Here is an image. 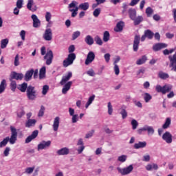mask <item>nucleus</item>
Instances as JSON below:
<instances>
[{
    "instance_id": "14",
    "label": "nucleus",
    "mask_w": 176,
    "mask_h": 176,
    "mask_svg": "<svg viewBox=\"0 0 176 176\" xmlns=\"http://www.w3.org/2000/svg\"><path fill=\"white\" fill-rule=\"evenodd\" d=\"M52 144V142L48 140L47 142L43 141L41 143L38 145V151H42V149H46V148H49Z\"/></svg>"
},
{
    "instance_id": "44",
    "label": "nucleus",
    "mask_w": 176,
    "mask_h": 176,
    "mask_svg": "<svg viewBox=\"0 0 176 176\" xmlns=\"http://www.w3.org/2000/svg\"><path fill=\"white\" fill-rule=\"evenodd\" d=\"M170 122H171L170 118H166L165 123L162 126L163 129H168V127H169L170 124Z\"/></svg>"
},
{
    "instance_id": "7",
    "label": "nucleus",
    "mask_w": 176,
    "mask_h": 176,
    "mask_svg": "<svg viewBox=\"0 0 176 176\" xmlns=\"http://www.w3.org/2000/svg\"><path fill=\"white\" fill-rule=\"evenodd\" d=\"M168 60L170 62L169 67H170L171 70L176 72V52L173 56H168Z\"/></svg>"
},
{
    "instance_id": "62",
    "label": "nucleus",
    "mask_w": 176,
    "mask_h": 176,
    "mask_svg": "<svg viewBox=\"0 0 176 176\" xmlns=\"http://www.w3.org/2000/svg\"><path fill=\"white\" fill-rule=\"evenodd\" d=\"M20 36H21L22 41H25V32L24 30L21 31Z\"/></svg>"
},
{
    "instance_id": "34",
    "label": "nucleus",
    "mask_w": 176,
    "mask_h": 176,
    "mask_svg": "<svg viewBox=\"0 0 176 176\" xmlns=\"http://www.w3.org/2000/svg\"><path fill=\"white\" fill-rule=\"evenodd\" d=\"M10 82H11L10 84V87L12 91H14V92L16 91V89H17V83L16 82L15 80H13L12 79H10Z\"/></svg>"
},
{
    "instance_id": "45",
    "label": "nucleus",
    "mask_w": 176,
    "mask_h": 176,
    "mask_svg": "<svg viewBox=\"0 0 176 176\" xmlns=\"http://www.w3.org/2000/svg\"><path fill=\"white\" fill-rule=\"evenodd\" d=\"M118 162H121V163H124L126 160H127V155H122L119 156L118 158Z\"/></svg>"
},
{
    "instance_id": "60",
    "label": "nucleus",
    "mask_w": 176,
    "mask_h": 176,
    "mask_svg": "<svg viewBox=\"0 0 176 176\" xmlns=\"http://www.w3.org/2000/svg\"><path fill=\"white\" fill-rule=\"evenodd\" d=\"M104 58L106 63H109V60H111V54H109V53L105 54Z\"/></svg>"
},
{
    "instance_id": "17",
    "label": "nucleus",
    "mask_w": 176,
    "mask_h": 176,
    "mask_svg": "<svg viewBox=\"0 0 176 176\" xmlns=\"http://www.w3.org/2000/svg\"><path fill=\"white\" fill-rule=\"evenodd\" d=\"M71 78H72V72H69L67 76H63L62 80L60 82V85H61V86H64V84L67 83Z\"/></svg>"
},
{
    "instance_id": "63",
    "label": "nucleus",
    "mask_w": 176,
    "mask_h": 176,
    "mask_svg": "<svg viewBox=\"0 0 176 176\" xmlns=\"http://www.w3.org/2000/svg\"><path fill=\"white\" fill-rule=\"evenodd\" d=\"M140 2V0H131V3H129L130 6H135L137 3Z\"/></svg>"
},
{
    "instance_id": "10",
    "label": "nucleus",
    "mask_w": 176,
    "mask_h": 176,
    "mask_svg": "<svg viewBox=\"0 0 176 176\" xmlns=\"http://www.w3.org/2000/svg\"><path fill=\"white\" fill-rule=\"evenodd\" d=\"M44 60H46L45 63L47 65H50V64L53 63V51H47L45 56H44Z\"/></svg>"
},
{
    "instance_id": "30",
    "label": "nucleus",
    "mask_w": 176,
    "mask_h": 176,
    "mask_svg": "<svg viewBox=\"0 0 176 176\" xmlns=\"http://www.w3.org/2000/svg\"><path fill=\"white\" fill-rule=\"evenodd\" d=\"M85 42L87 43V45H89V46H91L93 43H94V39L91 36L87 35L85 38Z\"/></svg>"
},
{
    "instance_id": "40",
    "label": "nucleus",
    "mask_w": 176,
    "mask_h": 176,
    "mask_svg": "<svg viewBox=\"0 0 176 176\" xmlns=\"http://www.w3.org/2000/svg\"><path fill=\"white\" fill-rule=\"evenodd\" d=\"M144 99L145 102H149V101L152 100V96H151V94H149L148 93H145L144 96Z\"/></svg>"
},
{
    "instance_id": "24",
    "label": "nucleus",
    "mask_w": 176,
    "mask_h": 176,
    "mask_svg": "<svg viewBox=\"0 0 176 176\" xmlns=\"http://www.w3.org/2000/svg\"><path fill=\"white\" fill-rule=\"evenodd\" d=\"M148 57L146 56V55H143L140 58H139L136 61V64L137 65H142V64H145V63H146Z\"/></svg>"
},
{
    "instance_id": "28",
    "label": "nucleus",
    "mask_w": 176,
    "mask_h": 176,
    "mask_svg": "<svg viewBox=\"0 0 176 176\" xmlns=\"http://www.w3.org/2000/svg\"><path fill=\"white\" fill-rule=\"evenodd\" d=\"M167 43H155V51L161 50L162 49H165L167 47Z\"/></svg>"
},
{
    "instance_id": "55",
    "label": "nucleus",
    "mask_w": 176,
    "mask_h": 176,
    "mask_svg": "<svg viewBox=\"0 0 176 176\" xmlns=\"http://www.w3.org/2000/svg\"><path fill=\"white\" fill-rule=\"evenodd\" d=\"M94 129L91 130L89 132H88L86 135H85V138H91V137H93V134H94Z\"/></svg>"
},
{
    "instance_id": "2",
    "label": "nucleus",
    "mask_w": 176,
    "mask_h": 176,
    "mask_svg": "<svg viewBox=\"0 0 176 176\" xmlns=\"http://www.w3.org/2000/svg\"><path fill=\"white\" fill-rule=\"evenodd\" d=\"M11 136H7L6 138L0 142V148H3V146H6L8 145V142H10L11 145H14L16 144V141H17V129L14 126H10Z\"/></svg>"
},
{
    "instance_id": "48",
    "label": "nucleus",
    "mask_w": 176,
    "mask_h": 176,
    "mask_svg": "<svg viewBox=\"0 0 176 176\" xmlns=\"http://www.w3.org/2000/svg\"><path fill=\"white\" fill-rule=\"evenodd\" d=\"M100 13H101V8H96L94 10L93 14L94 17H98Z\"/></svg>"
},
{
    "instance_id": "21",
    "label": "nucleus",
    "mask_w": 176,
    "mask_h": 176,
    "mask_svg": "<svg viewBox=\"0 0 176 176\" xmlns=\"http://www.w3.org/2000/svg\"><path fill=\"white\" fill-rule=\"evenodd\" d=\"M60 126V117H56L54 120V124L52 125L54 131H57Z\"/></svg>"
},
{
    "instance_id": "23",
    "label": "nucleus",
    "mask_w": 176,
    "mask_h": 176,
    "mask_svg": "<svg viewBox=\"0 0 176 176\" xmlns=\"http://www.w3.org/2000/svg\"><path fill=\"white\" fill-rule=\"evenodd\" d=\"M131 20H134L137 17V11L134 8H130L128 11Z\"/></svg>"
},
{
    "instance_id": "58",
    "label": "nucleus",
    "mask_w": 176,
    "mask_h": 176,
    "mask_svg": "<svg viewBox=\"0 0 176 176\" xmlns=\"http://www.w3.org/2000/svg\"><path fill=\"white\" fill-rule=\"evenodd\" d=\"M114 72L116 75H119V74H120V69H119V65H114Z\"/></svg>"
},
{
    "instance_id": "64",
    "label": "nucleus",
    "mask_w": 176,
    "mask_h": 176,
    "mask_svg": "<svg viewBox=\"0 0 176 176\" xmlns=\"http://www.w3.org/2000/svg\"><path fill=\"white\" fill-rule=\"evenodd\" d=\"M9 152H10V148L6 147L3 152L4 156H9Z\"/></svg>"
},
{
    "instance_id": "8",
    "label": "nucleus",
    "mask_w": 176,
    "mask_h": 176,
    "mask_svg": "<svg viewBox=\"0 0 176 176\" xmlns=\"http://www.w3.org/2000/svg\"><path fill=\"white\" fill-rule=\"evenodd\" d=\"M43 38L45 41H50L53 39V32L50 28L45 30L44 34H43Z\"/></svg>"
},
{
    "instance_id": "27",
    "label": "nucleus",
    "mask_w": 176,
    "mask_h": 176,
    "mask_svg": "<svg viewBox=\"0 0 176 176\" xmlns=\"http://www.w3.org/2000/svg\"><path fill=\"white\" fill-rule=\"evenodd\" d=\"M146 146V142H139L134 144L133 148L135 149H140L141 148H145Z\"/></svg>"
},
{
    "instance_id": "22",
    "label": "nucleus",
    "mask_w": 176,
    "mask_h": 176,
    "mask_svg": "<svg viewBox=\"0 0 176 176\" xmlns=\"http://www.w3.org/2000/svg\"><path fill=\"white\" fill-rule=\"evenodd\" d=\"M17 89H19L21 93H25L28 89V84L27 82H23L18 85Z\"/></svg>"
},
{
    "instance_id": "1",
    "label": "nucleus",
    "mask_w": 176,
    "mask_h": 176,
    "mask_svg": "<svg viewBox=\"0 0 176 176\" xmlns=\"http://www.w3.org/2000/svg\"><path fill=\"white\" fill-rule=\"evenodd\" d=\"M154 35H155V33H153V32H151V30H145L144 34L142 36V37H140V35H135L134 37L133 45V51L138 52V47L140 46V41H141V42H144L146 38L148 39H153Z\"/></svg>"
},
{
    "instance_id": "18",
    "label": "nucleus",
    "mask_w": 176,
    "mask_h": 176,
    "mask_svg": "<svg viewBox=\"0 0 176 176\" xmlns=\"http://www.w3.org/2000/svg\"><path fill=\"white\" fill-rule=\"evenodd\" d=\"M72 86V81L67 82L62 89V93L63 94H67L68 91L71 89V87Z\"/></svg>"
},
{
    "instance_id": "11",
    "label": "nucleus",
    "mask_w": 176,
    "mask_h": 176,
    "mask_svg": "<svg viewBox=\"0 0 176 176\" xmlns=\"http://www.w3.org/2000/svg\"><path fill=\"white\" fill-rule=\"evenodd\" d=\"M94 58H96V54H94V52H89L85 60V65H89V64H91V63L94 61Z\"/></svg>"
},
{
    "instance_id": "29",
    "label": "nucleus",
    "mask_w": 176,
    "mask_h": 176,
    "mask_svg": "<svg viewBox=\"0 0 176 176\" xmlns=\"http://www.w3.org/2000/svg\"><path fill=\"white\" fill-rule=\"evenodd\" d=\"M158 78H160L161 79H168L170 78V75L167 72L160 71V72H158Z\"/></svg>"
},
{
    "instance_id": "20",
    "label": "nucleus",
    "mask_w": 176,
    "mask_h": 176,
    "mask_svg": "<svg viewBox=\"0 0 176 176\" xmlns=\"http://www.w3.org/2000/svg\"><path fill=\"white\" fill-rule=\"evenodd\" d=\"M33 75H34V69L28 70L25 74V80L26 82L31 80Z\"/></svg>"
},
{
    "instance_id": "25",
    "label": "nucleus",
    "mask_w": 176,
    "mask_h": 176,
    "mask_svg": "<svg viewBox=\"0 0 176 176\" xmlns=\"http://www.w3.org/2000/svg\"><path fill=\"white\" fill-rule=\"evenodd\" d=\"M59 156L68 155L69 153V149L67 147L63 148L57 151Z\"/></svg>"
},
{
    "instance_id": "37",
    "label": "nucleus",
    "mask_w": 176,
    "mask_h": 176,
    "mask_svg": "<svg viewBox=\"0 0 176 176\" xmlns=\"http://www.w3.org/2000/svg\"><path fill=\"white\" fill-rule=\"evenodd\" d=\"M8 43H9V39L5 38L1 40V49H6V47L8 46Z\"/></svg>"
},
{
    "instance_id": "4",
    "label": "nucleus",
    "mask_w": 176,
    "mask_h": 176,
    "mask_svg": "<svg viewBox=\"0 0 176 176\" xmlns=\"http://www.w3.org/2000/svg\"><path fill=\"white\" fill-rule=\"evenodd\" d=\"M69 53H71L68 55L67 58L63 60V65L64 68L69 67L74 64V61L76 58V55L74 53L75 52V45H72L69 47Z\"/></svg>"
},
{
    "instance_id": "36",
    "label": "nucleus",
    "mask_w": 176,
    "mask_h": 176,
    "mask_svg": "<svg viewBox=\"0 0 176 176\" xmlns=\"http://www.w3.org/2000/svg\"><path fill=\"white\" fill-rule=\"evenodd\" d=\"M89 5L88 2H85L83 3H81L78 6L79 9L81 10H87L89 9Z\"/></svg>"
},
{
    "instance_id": "49",
    "label": "nucleus",
    "mask_w": 176,
    "mask_h": 176,
    "mask_svg": "<svg viewBox=\"0 0 176 176\" xmlns=\"http://www.w3.org/2000/svg\"><path fill=\"white\" fill-rule=\"evenodd\" d=\"M131 126H132L133 130H135V129L138 127V122H137V120H132Z\"/></svg>"
},
{
    "instance_id": "59",
    "label": "nucleus",
    "mask_w": 176,
    "mask_h": 176,
    "mask_svg": "<svg viewBox=\"0 0 176 176\" xmlns=\"http://www.w3.org/2000/svg\"><path fill=\"white\" fill-rule=\"evenodd\" d=\"M16 7L18 9H21V8H23V0H17Z\"/></svg>"
},
{
    "instance_id": "39",
    "label": "nucleus",
    "mask_w": 176,
    "mask_h": 176,
    "mask_svg": "<svg viewBox=\"0 0 176 176\" xmlns=\"http://www.w3.org/2000/svg\"><path fill=\"white\" fill-rule=\"evenodd\" d=\"M146 14H147V17H151L152 14H153V10L151 7H148L146 9Z\"/></svg>"
},
{
    "instance_id": "9",
    "label": "nucleus",
    "mask_w": 176,
    "mask_h": 176,
    "mask_svg": "<svg viewBox=\"0 0 176 176\" xmlns=\"http://www.w3.org/2000/svg\"><path fill=\"white\" fill-rule=\"evenodd\" d=\"M133 168L134 167H133V165H129L128 167L122 169L120 168H117V170L120 173V174H122V175H127V174H130V173L133 171Z\"/></svg>"
},
{
    "instance_id": "15",
    "label": "nucleus",
    "mask_w": 176,
    "mask_h": 176,
    "mask_svg": "<svg viewBox=\"0 0 176 176\" xmlns=\"http://www.w3.org/2000/svg\"><path fill=\"white\" fill-rule=\"evenodd\" d=\"M32 19L33 20V27L34 28H39L41 27V21L38 19V16L36 14H32Z\"/></svg>"
},
{
    "instance_id": "50",
    "label": "nucleus",
    "mask_w": 176,
    "mask_h": 176,
    "mask_svg": "<svg viewBox=\"0 0 176 176\" xmlns=\"http://www.w3.org/2000/svg\"><path fill=\"white\" fill-rule=\"evenodd\" d=\"M107 108L109 115H112V112H113V109L112 108V104H111V102H108Z\"/></svg>"
},
{
    "instance_id": "12",
    "label": "nucleus",
    "mask_w": 176,
    "mask_h": 176,
    "mask_svg": "<svg viewBox=\"0 0 176 176\" xmlns=\"http://www.w3.org/2000/svg\"><path fill=\"white\" fill-rule=\"evenodd\" d=\"M162 140H164L168 144H170L173 142V136L170 132H165L162 135Z\"/></svg>"
},
{
    "instance_id": "6",
    "label": "nucleus",
    "mask_w": 176,
    "mask_h": 176,
    "mask_svg": "<svg viewBox=\"0 0 176 176\" xmlns=\"http://www.w3.org/2000/svg\"><path fill=\"white\" fill-rule=\"evenodd\" d=\"M69 12H72V17H76L79 7L76 6V1H73L68 6Z\"/></svg>"
},
{
    "instance_id": "53",
    "label": "nucleus",
    "mask_w": 176,
    "mask_h": 176,
    "mask_svg": "<svg viewBox=\"0 0 176 176\" xmlns=\"http://www.w3.org/2000/svg\"><path fill=\"white\" fill-rule=\"evenodd\" d=\"M34 170H35V167H29L25 169L26 174H32L34 173Z\"/></svg>"
},
{
    "instance_id": "43",
    "label": "nucleus",
    "mask_w": 176,
    "mask_h": 176,
    "mask_svg": "<svg viewBox=\"0 0 176 176\" xmlns=\"http://www.w3.org/2000/svg\"><path fill=\"white\" fill-rule=\"evenodd\" d=\"M94 41L96 43V45H99V46H102V40L99 36H96L94 38Z\"/></svg>"
},
{
    "instance_id": "33",
    "label": "nucleus",
    "mask_w": 176,
    "mask_h": 176,
    "mask_svg": "<svg viewBox=\"0 0 176 176\" xmlns=\"http://www.w3.org/2000/svg\"><path fill=\"white\" fill-rule=\"evenodd\" d=\"M6 89V80L3 79L2 80L0 84V94H2V93L5 91Z\"/></svg>"
},
{
    "instance_id": "54",
    "label": "nucleus",
    "mask_w": 176,
    "mask_h": 176,
    "mask_svg": "<svg viewBox=\"0 0 176 176\" xmlns=\"http://www.w3.org/2000/svg\"><path fill=\"white\" fill-rule=\"evenodd\" d=\"M120 115H122V119H126L127 118V111H126V109H123L120 111Z\"/></svg>"
},
{
    "instance_id": "13",
    "label": "nucleus",
    "mask_w": 176,
    "mask_h": 176,
    "mask_svg": "<svg viewBox=\"0 0 176 176\" xmlns=\"http://www.w3.org/2000/svg\"><path fill=\"white\" fill-rule=\"evenodd\" d=\"M39 131L38 130L34 131L30 135L25 139V144H30L32 140H35L38 137Z\"/></svg>"
},
{
    "instance_id": "41",
    "label": "nucleus",
    "mask_w": 176,
    "mask_h": 176,
    "mask_svg": "<svg viewBox=\"0 0 176 176\" xmlns=\"http://www.w3.org/2000/svg\"><path fill=\"white\" fill-rule=\"evenodd\" d=\"M14 67H19L20 65V58L19 56V54H16L14 58Z\"/></svg>"
},
{
    "instance_id": "38",
    "label": "nucleus",
    "mask_w": 176,
    "mask_h": 176,
    "mask_svg": "<svg viewBox=\"0 0 176 176\" xmlns=\"http://www.w3.org/2000/svg\"><path fill=\"white\" fill-rule=\"evenodd\" d=\"M111 38V34H109V32L108 31H104L103 34V41L104 42H108Z\"/></svg>"
},
{
    "instance_id": "3",
    "label": "nucleus",
    "mask_w": 176,
    "mask_h": 176,
    "mask_svg": "<svg viewBox=\"0 0 176 176\" xmlns=\"http://www.w3.org/2000/svg\"><path fill=\"white\" fill-rule=\"evenodd\" d=\"M155 89L158 93H162V94H166V93H168V98H172L175 96V93L173 90H172L173 86L169 83H166L164 85V86H162L161 85H157Z\"/></svg>"
},
{
    "instance_id": "42",
    "label": "nucleus",
    "mask_w": 176,
    "mask_h": 176,
    "mask_svg": "<svg viewBox=\"0 0 176 176\" xmlns=\"http://www.w3.org/2000/svg\"><path fill=\"white\" fill-rule=\"evenodd\" d=\"M144 130L148 132V134H153V133H155V130H153V128L151 126H145Z\"/></svg>"
},
{
    "instance_id": "26",
    "label": "nucleus",
    "mask_w": 176,
    "mask_h": 176,
    "mask_svg": "<svg viewBox=\"0 0 176 176\" xmlns=\"http://www.w3.org/2000/svg\"><path fill=\"white\" fill-rule=\"evenodd\" d=\"M123 27H124V23L123 21H120L116 25V29H114V31L116 32H120L121 31H123Z\"/></svg>"
},
{
    "instance_id": "19",
    "label": "nucleus",
    "mask_w": 176,
    "mask_h": 176,
    "mask_svg": "<svg viewBox=\"0 0 176 176\" xmlns=\"http://www.w3.org/2000/svg\"><path fill=\"white\" fill-rule=\"evenodd\" d=\"M36 124V120L35 119H31L28 120L25 123V126L28 129H30V127H34Z\"/></svg>"
},
{
    "instance_id": "57",
    "label": "nucleus",
    "mask_w": 176,
    "mask_h": 176,
    "mask_svg": "<svg viewBox=\"0 0 176 176\" xmlns=\"http://www.w3.org/2000/svg\"><path fill=\"white\" fill-rule=\"evenodd\" d=\"M72 116V123H76V122H78V120H79V117L78 114H74V116Z\"/></svg>"
},
{
    "instance_id": "61",
    "label": "nucleus",
    "mask_w": 176,
    "mask_h": 176,
    "mask_svg": "<svg viewBox=\"0 0 176 176\" xmlns=\"http://www.w3.org/2000/svg\"><path fill=\"white\" fill-rule=\"evenodd\" d=\"M87 74L89 76H94V75H96V73H94V70H93V69H90L89 70H88Z\"/></svg>"
},
{
    "instance_id": "46",
    "label": "nucleus",
    "mask_w": 176,
    "mask_h": 176,
    "mask_svg": "<svg viewBox=\"0 0 176 176\" xmlns=\"http://www.w3.org/2000/svg\"><path fill=\"white\" fill-rule=\"evenodd\" d=\"M48 91H49V85H44L43 87L42 94L43 96H46Z\"/></svg>"
},
{
    "instance_id": "31",
    "label": "nucleus",
    "mask_w": 176,
    "mask_h": 176,
    "mask_svg": "<svg viewBox=\"0 0 176 176\" xmlns=\"http://www.w3.org/2000/svg\"><path fill=\"white\" fill-rule=\"evenodd\" d=\"M134 21V25H139L142 21H144V17L142 16H136L135 19H132Z\"/></svg>"
},
{
    "instance_id": "47",
    "label": "nucleus",
    "mask_w": 176,
    "mask_h": 176,
    "mask_svg": "<svg viewBox=\"0 0 176 176\" xmlns=\"http://www.w3.org/2000/svg\"><path fill=\"white\" fill-rule=\"evenodd\" d=\"M45 115V107L42 105L41 107V109L39 110V112L38 113V118H42Z\"/></svg>"
},
{
    "instance_id": "32",
    "label": "nucleus",
    "mask_w": 176,
    "mask_h": 176,
    "mask_svg": "<svg viewBox=\"0 0 176 176\" xmlns=\"http://www.w3.org/2000/svg\"><path fill=\"white\" fill-rule=\"evenodd\" d=\"M46 76V67H43L41 68L39 72V79H44Z\"/></svg>"
},
{
    "instance_id": "51",
    "label": "nucleus",
    "mask_w": 176,
    "mask_h": 176,
    "mask_svg": "<svg viewBox=\"0 0 176 176\" xmlns=\"http://www.w3.org/2000/svg\"><path fill=\"white\" fill-rule=\"evenodd\" d=\"M32 5H34V0H28L27 8L29 10H32Z\"/></svg>"
},
{
    "instance_id": "52",
    "label": "nucleus",
    "mask_w": 176,
    "mask_h": 176,
    "mask_svg": "<svg viewBox=\"0 0 176 176\" xmlns=\"http://www.w3.org/2000/svg\"><path fill=\"white\" fill-rule=\"evenodd\" d=\"M78 36H80V32L76 31L74 32L72 34V40L75 41Z\"/></svg>"
},
{
    "instance_id": "16",
    "label": "nucleus",
    "mask_w": 176,
    "mask_h": 176,
    "mask_svg": "<svg viewBox=\"0 0 176 176\" xmlns=\"http://www.w3.org/2000/svg\"><path fill=\"white\" fill-rule=\"evenodd\" d=\"M11 80L16 79V80H21L23 79V74H19L16 72H12L10 74Z\"/></svg>"
},
{
    "instance_id": "35",
    "label": "nucleus",
    "mask_w": 176,
    "mask_h": 176,
    "mask_svg": "<svg viewBox=\"0 0 176 176\" xmlns=\"http://www.w3.org/2000/svg\"><path fill=\"white\" fill-rule=\"evenodd\" d=\"M94 98H96V96H94V95H93L92 96L89 98V100L85 104L86 109H87V108H89V107H90V105H91V104L94 101Z\"/></svg>"
},
{
    "instance_id": "56",
    "label": "nucleus",
    "mask_w": 176,
    "mask_h": 176,
    "mask_svg": "<svg viewBox=\"0 0 176 176\" xmlns=\"http://www.w3.org/2000/svg\"><path fill=\"white\" fill-rule=\"evenodd\" d=\"M52 19V14L49 12H47L45 14V20L49 23Z\"/></svg>"
},
{
    "instance_id": "5",
    "label": "nucleus",
    "mask_w": 176,
    "mask_h": 176,
    "mask_svg": "<svg viewBox=\"0 0 176 176\" xmlns=\"http://www.w3.org/2000/svg\"><path fill=\"white\" fill-rule=\"evenodd\" d=\"M26 96L27 98H28L30 101L36 100L37 94L35 87L32 85H28V89L26 90Z\"/></svg>"
}]
</instances>
